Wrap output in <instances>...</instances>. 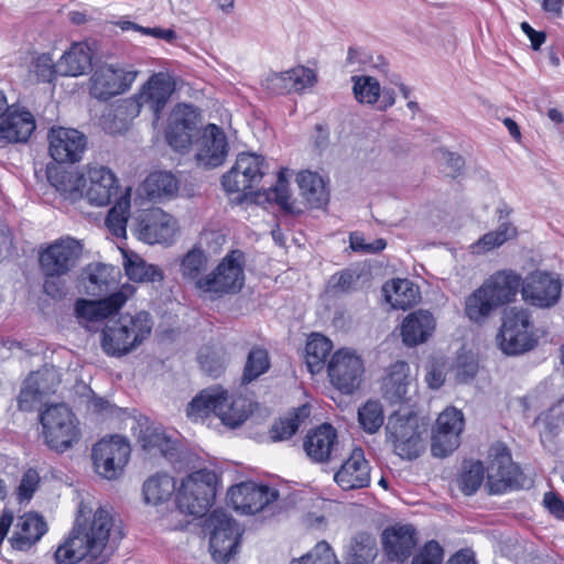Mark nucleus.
Returning <instances> with one entry per match:
<instances>
[{
	"label": "nucleus",
	"instance_id": "nucleus-1",
	"mask_svg": "<svg viewBox=\"0 0 564 564\" xmlns=\"http://www.w3.org/2000/svg\"><path fill=\"white\" fill-rule=\"evenodd\" d=\"M113 517L105 508H98L90 520L82 522L78 517L69 535L55 551V563L77 564L85 560L87 564H107L113 552Z\"/></svg>",
	"mask_w": 564,
	"mask_h": 564
},
{
	"label": "nucleus",
	"instance_id": "nucleus-2",
	"mask_svg": "<svg viewBox=\"0 0 564 564\" xmlns=\"http://www.w3.org/2000/svg\"><path fill=\"white\" fill-rule=\"evenodd\" d=\"M250 412L247 399L230 397L228 391L220 386H212L202 390L186 408L187 416L194 422L204 420L214 413L225 426L230 429L240 426L249 417Z\"/></svg>",
	"mask_w": 564,
	"mask_h": 564
},
{
	"label": "nucleus",
	"instance_id": "nucleus-3",
	"mask_svg": "<svg viewBox=\"0 0 564 564\" xmlns=\"http://www.w3.org/2000/svg\"><path fill=\"white\" fill-rule=\"evenodd\" d=\"M152 327V317L144 311L110 318L102 329L101 348L108 356L128 355L150 336Z\"/></svg>",
	"mask_w": 564,
	"mask_h": 564
},
{
	"label": "nucleus",
	"instance_id": "nucleus-4",
	"mask_svg": "<svg viewBox=\"0 0 564 564\" xmlns=\"http://www.w3.org/2000/svg\"><path fill=\"white\" fill-rule=\"evenodd\" d=\"M174 91V82L169 74L155 73L142 86V89L133 99H127L116 107L113 117L120 118L116 127H107L110 133H119L128 129L129 119L137 117L142 107H148L159 119L171 95Z\"/></svg>",
	"mask_w": 564,
	"mask_h": 564
},
{
	"label": "nucleus",
	"instance_id": "nucleus-5",
	"mask_svg": "<svg viewBox=\"0 0 564 564\" xmlns=\"http://www.w3.org/2000/svg\"><path fill=\"white\" fill-rule=\"evenodd\" d=\"M83 252V246L74 238L65 237L56 240L40 253V267L45 275L44 292L52 297H61L64 288L56 279L72 271Z\"/></svg>",
	"mask_w": 564,
	"mask_h": 564
},
{
	"label": "nucleus",
	"instance_id": "nucleus-6",
	"mask_svg": "<svg viewBox=\"0 0 564 564\" xmlns=\"http://www.w3.org/2000/svg\"><path fill=\"white\" fill-rule=\"evenodd\" d=\"M40 423L45 444L56 453H65L82 437L77 416L64 403L46 406L40 413Z\"/></svg>",
	"mask_w": 564,
	"mask_h": 564
},
{
	"label": "nucleus",
	"instance_id": "nucleus-7",
	"mask_svg": "<svg viewBox=\"0 0 564 564\" xmlns=\"http://www.w3.org/2000/svg\"><path fill=\"white\" fill-rule=\"evenodd\" d=\"M245 285V254L240 250L227 253L214 270L198 281L197 292L210 300L237 294Z\"/></svg>",
	"mask_w": 564,
	"mask_h": 564
},
{
	"label": "nucleus",
	"instance_id": "nucleus-8",
	"mask_svg": "<svg viewBox=\"0 0 564 564\" xmlns=\"http://www.w3.org/2000/svg\"><path fill=\"white\" fill-rule=\"evenodd\" d=\"M216 496V474L199 469L186 476L177 490L176 505L182 513L203 517Z\"/></svg>",
	"mask_w": 564,
	"mask_h": 564
},
{
	"label": "nucleus",
	"instance_id": "nucleus-9",
	"mask_svg": "<svg viewBox=\"0 0 564 564\" xmlns=\"http://www.w3.org/2000/svg\"><path fill=\"white\" fill-rule=\"evenodd\" d=\"M204 528L209 532V552L213 560L226 564L237 553L242 530L225 510H214L205 520Z\"/></svg>",
	"mask_w": 564,
	"mask_h": 564
},
{
	"label": "nucleus",
	"instance_id": "nucleus-10",
	"mask_svg": "<svg viewBox=\"0 0 564 564\" xmlns=\"http://www.w3.org/2000/svg\"><path fill=\"white\" fill-rule=\"evenodd\" d=\"M497 340L500 349L507 355H520L532 349L536 345V338L528 310H506Z\"/></svg>",
	"mask_w": 564,
	"mask_h": 564
},
{
	"label": "nucleus",
	"instance_id": "nucleus-11",
	"mask_svg": "<svg viewBox=\"0 0 564 564\" xmlns=\"http://www.w3.org/2000/svg\"><path fill=\"white\" fill-rule=\"evenodd\" d=\"M138 70L119 65L104 64L96 67L89 78L88 90L91 98L108 101L127 93L135 82Z\"/></svg>",
	"mask_w": 564,
	"mask_h": 564
},
{
	"label": "nucleus",
	"instance_id": "nucleus-12",
	"mask_svg": "<svg viewBox=\"0 0 564 564\" xmlns=\"http://www.w3.org/2000/svg\"><path fill=\"white\" fill-rule=\"evenodd\" d=\"M131 453L129 442L119 435L102 438L91 449L95 470L101 477L117 479L123 471Z\"/></svg>",
	"mask_w": 564,
	"mask_h": 564
},
{
	"label": "nucleus",
	"instance_id": "nucleus-13",
	"mask_svg": "<svg viewBox=\"0 0 564 564\" xmlns=\"http://www.w3.org/2000/svg\"><path fill=\"white\" fill-rule=\"evenodd\" d=\"M364 372L361 357L346 348L337 350L327 365L332 384L344 394H351L360 387Z\"/></svg>",
	"mask_w": 564,
	"mask_h": 564
},
{
	"label": "nucleus",
	"instance_id": "nucleus-14",
	"mask_svg": "<svg viewBox=\"0 0 564 564\" xmlns=\"http://www.w3.org/2000/svg\"><path fill=\"white\" fill-rule=\"evenodd\" d=\"M264 159L254 153H240L234 166L223 175L221 185L227 193L247 194L264 175Z\"/></svg>",
	"mask_w": 564,
	"mask_h": 564
},
{
	"label": "nucleus",
	"instance_id": "nucleus-15",
	"mask_svg": "<svg viewBox=\"0 0 564 564\" xmlns=\"http://www.w3.org/2000/svg\"><path fill=\"white\" fill-rule=\"evenodd\" d=\"M562 293L560 278L546 271H533L521 282V294L523 300L539 308L555 306Z\"/></svg>",
	"mask_w": 564,
	"mask_h": 564
},
{
	"label": "nucleus",
	"instance_id": "nucleus-16",
	"mask_svg": "<svg viewBox=\"0 0 564 564\" xmlns=\"http://www.w3.org/2000/svg\"><path fill=\"white\" fill-rule=\"evenodd\" d=\"M61 384V378L55 367H43L32 372L24 381L18 398L19 409L33 411L44 400L54 394Z\"/></svg>",
	"mask_w": 564,
	"mask_h": 564
},
{
	"label": "nucleus",
	"instance_id": "nucleus-17",
	"mask_svg": "<svg viewBox=\"0 0 564 564\" xmlns=\"http://www.w3.org/2000/svg\"><path fill=\"white\" fill-rule=\"evenodd\" d=\"M279 498V491L253 481L240 482L228 490V502L238 512L254 514Z\"/></svg>",
	"mask_w": 564,
	"mask_h": 564
},
{
	"label": "nucleus",
	"instance_id": "nucleus-18",
	"mask_svg": "<svg viewBox=\"0 0 564 564\" xmlns=\"http://www.w3.org/2000/svg\"><path fill=\"white\" fill-rule=\"evenodd\" d=\"M464 415L455 408L445 409L437 417L432 434L431 452L435 457H446L459 446Z\"/></svg>",
	"mask_w": 564,
	"mask_h": 564
},
{
	"label": "nucleus",
	"instance_id": "nucleus-19",
	"mask_svg": "<svg viewBox=\"0 0 564 564\" xmlns=\"http://www.w3.org/2000/svg\"><path fill=\"white\" fill-rule=\"evenodd\" d=\"M86 147L87 138L77 129L56 127L48 131V151L56 163L73 164L79 162Z\"/></svg>",
	"mask_w": 564,
	"mask_h": 564
},
{
	"label": "nucleus",
	"instance_id": "nucleus-20",
	"mask_svg": "<svg viewBox=\"0 0 564 564\" xmlns=\"http://www.w3.org/2000/svg\"><path fill=\"white\" fill-rule=\"evenodd\" d=\"M177 230L173 216L161 208H153L139 215L134 231L147 243H171Z\"/></svg>",
	"mask_w": 564,
	"mask_h": 564
},
{
	"label": "nucleus",
	"instance_id": "nucleus-21",
	"mask_svg": "<svg viewBox=\"0 0 564 564\" xmlns=\"http://www.w3.org/2000/svg\"><path fill=\"white\" fill-rule=\"evenodd\" d=\"M228 154V141L221 128L207 124L198 140L195 159L199 166L214 169L220 166Z\"/></svg>",
	"mask_w": 564,
	"mask_h": 564
},
{
	"label": "nucleus",
	"instance_id": "nucleus-22",
	"mask_svg": "<svg viewBox=\"0 0 564 564\" xmlns=\"http://www.w3.org/2000/svg\"><path fill=\"white\" fill-rule=\"evenodd\" d=\"M416 543V531L411 524L391 525L382 532V550L390 562L404 563Z\"/></svg>",
	"mask_w": 564,
	"mask_h": 564
},
{
	"label": "nucleus",
	"instance_id": "nucleus-23",
	"mask_svg": "<svg viewBox=\"0 0 564 564\" xmlns=\"http://www.w3.org/2000/svg\"><path fill=\"white\" fill-rule=\"evenodd\" d=\"M119 270L109 264L89 263L82 273V286L87 295L106 297L118 286Z\"/></svg>",
	"mask_w": 564,
	"mask_h": 564
},
{
	"label": "nucleus",
	"instance_id": "nucleus-24",
	"mask_svg": "<svg viewBox=\"0 0 564 564\" xmlns=\"http://www.w3.org/2000/svg\"><path fill=\"white\" fill-rule=\"evenodd\" d=\"M370 470L364 451L357 447L335 473L334 480L343 490L366 488L370 485Z\"/></svg>",
	"mask_w": 564,
	"mask_h": 564
},
{
	"label": "nucleus",
	"instance_id": "nucleus-25",
	"mask_svg": "<svg viewBox=\"0 0 564 564\" xmlns=\"http://www.w3.org/2000/svg\"><path fill=\"white\" fill-rule=\"evenodd\" d=\"M489 464L487 477L489 481L497 482L499 487L518 486L519 467L512 462L509 449L502 443L492 445L489 449Z\"/></svg>",
	"mask_w": 564,
	"mask_h": 564
},
{
	"label": "nucleus",
	"instance_id": "nucleus-26",
	"mask_svg": "<svg viewBox=\"0 0 564 564\" xmlns=\"http://www.w3.org/2000/svg\"><path fill=\"white\" fill-rule=\"evenodd\" d=\"M489 464L487 477L489 481L497 482L499 487L518 486L519 467L512 462L509 449L502 443L492 445L489 449Z\"/></svg>",
	"mask_w": 564,
	"mask_h": 564
},
{
	"label": "nucleus",
	"instance_id": "nucleus-27",
	"mask_svg": "<svg viewBox=\"0 0 564 564\" xmlns=\"http://www.w3.org/2000/svg\"><path fill=\"white\" fill-rule=\"evenodd\" d=\"M86 198L91 205L106 206L118 195L119 185L116 175L106 166L88 169Z\"/></svg>",
	"mask_w": 564,
	"mask_h": 564
},
{
	"label": "nucleus",
	"instance_id": "nucleus-28",
	"mask_svg": "<svg viewBox=\"0 0 564 564\" xmlns=\"http://www.w3.org/2000/svg\"><path fill=\"white\" fill-rule=\"evenodd\" d=\"M130 286H122L119 291L109 294L106 297H99L98 301H88L79 299L75 303V312L78 317L88 321L105 319L109 315L118 312L127 302Z\"/></svg>",
	"mask_w": 564,
	"mask_h": 564
},
{
	"label": "nucleus",
	"instance_id": "nucleus-29",
	"mask_svg": "<svg viewBox=\"0 0 564 564\" xmlns=\"http://www.w3.org/2000/svg\"><path fill=\"white\" fill-rule=\"evenodd\" d=\"M35 128L33 115L12 105L0 122V140L8 143L26 142Z\"/></svg>",
	"mask_w": 564,
	"mask_h": 564
},
{
	"label": "nucleus",
	"instance_id": "nucleus-30",
	"mask_svg": "<svg viewBox=\"0 0 564 564\" xmlns=\"http://www.w3.org/2000/svg\"><path fill=\"white\" fill-rule=\"evenodd\" d=\"M196 131V123L188 107L178 108L171 116L165 138L174 151L183 153L188 151Z\"/></svg>",
	"mask_w": 564,
	"mask_h": 564
},
{
	"label": "nucleus",
	"instance_id": "nucleus-31",
	"mask_svg": "<svg viewBox=\"0 0 564 564\" xmlns=\"http://www.w3.org/2000/svg\"><path fill=\"white\" fill-rule=\"evenodd\" d=\"M47 532L44 518L37 513H26L20 517L9 543L20 552L29 551Z\"/></svg>",
	"mask_w": 564,
	"mask_h": 564
},
{
	"label": "nucleus",
	"instance_id": "nucleus-32",
	"mask_svg": "<svg viewBox=\"0 0 564 564\" xmlns=\"http://www.w3.org/2000/svg\"><path fill=\"white\" fill-rule=\"evenodd\" d=\"M522 278L512 270H501L488 278L481 285L499 307L513 302L520 290Z\"/></svg>",
	"mask_w": 564,
	"mask_h": 564
},
{
	"label": "nucleus",
	"instance_id": "nucleus-33",
	"mask_svg": "<svg viewBox=\"0 0 564 564\" xmlns=\"http://www.w3.org/2000/svg\"><path fill=\"white\" fill-rule=\"evenodd\" d=\"M413 384L410 375V366L405 361H397L391 365L382 383L383 398L391 404L404 402Z\"/></svg>",
	"mask_w": 564,
	"mask_h": 564
},
{
	"label": "nucleus",
	"instance_id": "nucleus-34",
	"mask_svg": "<svg viewBox=\"0 0 564 564\" xmlns=\"http://www.w3.org/2000/svg\"><path fill=\"white\" fill-rule=\"evenodd\" d=\"M435 329V318L429 311L419 310L409 314L401 327L404 345L414 347L429 339Z\"/></svg>",
	"mask_w": 564,
	"mask_h": 564
},
{
	"label": "nucleus",
	"instance_id": "nucleus-35",
	"mask_svg": "<svg viewBox=\"0 0 564 564\" xmlns=\"http://www.w3.org/2000/svg\"><path fill=\"white\" fill-rule=\"evenodd\" d=\"M46 176L50 184L66 199L76 200L83 196V187L86 185L83 174L48 164Z\"/></svg>",
	"mask_w": 564,
	"mask_h": 564
},
{
	"label": "nucleus",
	"instance_id": "nucleus-36",
	"mask_svg": "<svg viewBox=\"0 0 564 564\" xmlns=\"http://www.w3.org/2000/svg\"><path fill=\"white\" fill-rule=\"evenodd\" d=\"M336 441V430L325 423L307 434L304 449L314 462L324 463L329 459Z\"/></svg>",
	"mask_w": 564,
	"mask_h": 564
},
{
	"label": "nucleus",
	"instance_id": "nucleus-37",
	"mask_svg": "<svg viewBox=\"0 0 564 564\" xmlns=\"http://www.w3.org/2000/svg\"><path fill=\"white\" fill-rule=\"evenodd\" d=\"M93 51L87 43H74L56 63L57 72L62 76H79L91 67Z\"/></svg>",
	"mask_w": 564,
	"mask_h": 564
},
{
	"label": "nucleus",
	"instance_id": "nucleus-38",
	"mask_svg": "<svg viewBox=\"0 0 564 564\" xmlns=\"http://www.w3.org/2000/svg\"><path fill=\"white\" fill-rule=\"evenodd\" d=\"M387 438L391 443H397L402 440L423 436L426 433V426L420 423L416 414L409 413L401 415L399 413L392 414L387 423Z\"/></svg>",
	"mask_w": 564,
	"mask_h": 564
},
{
	"label": "nucleus",
	"instance_id": "nucleus-39",
	"mask_svg": "<svg viewBox=\"0 0 564 564\" xmlns=\"http://www.w3.org/2000/svg\"><path fill=\"white\" fill-rule=\"evenodd\" d=\"M387 438L391 443H397L402 440L423 436L426 433V426L420 423L416 414L409 413L401 415L399 413L392 414L387 423Z\"/></svg>",
	"mask_w": 564,
	"mask_h": 564
},
{
	"label": "nucleus",
	"instance_id": "nucleus-40",
	"mask_svg": "<svg viewBox=\"0 0 564 564\" xmlns=\"http://www.w3.org/2000/svg\"><path fill=\"white\" fill-rule=\"evenodd\" d=\"M377 554L376 539L369 533L359 532L345 547L344 564H372Z\"/></svg>",
	"mask_w": 564,
	"mask_h": 564
},
{
	"label": "nucleus",
	"instance_id": "nucleus-41",
	"mask_svg": "<svg viewBox=\"0 0 564 564\" xmlns=\"http://www.w3.org/2000/svg\"><path fill=\"white\" fill-rule=\"evenodd\" d=\"M382 291L386 300L394 308L406 310L420 299V292L408 279H395L387 282Z\"/></svg>",
	"mask_w": 564,
	"mask_h": 564
},
{
	"label": "nucleus",
	"instance_id": "nucleus-42",
	"mask_svg": "<svg viewBox=\"0 0 564 564\" xmlns=\"http://www.w3.org/2000/svg\"><path fill=\"white\" fill-rule=\"evenodd\" d=\"M301 195L311 205L319 208L327 204L329 195L324 180L315 172L302 171L296 176Z\"/></svg>",
	"mask_w": 564,
	"mask_h": 564
},
{
	"label": "nucleus",
	"instance_id": "nucleus-43",
	"mask_svg": "<svg viewBox=\"0 0 564 564\" xmlns=\"http://www.w3.org/2000/svg\"><path fill=\"white\" fill-rule=\"evenodd\" d=\"M178 191L176 177L164 171L151 173L142 184V192L153 202L173 197Z\"/></svg>",
	"mask_w": 564,
	"mask_h": 564
},
{
	"label": "nucleus",
	"instance_id": "nucleus-44",
	"mask_svg": "<svg viewBox=\"0 0 564 564\" xmlns=\"http://www.w3.org/2000/svg\"><path fill=\"white\" fill-rule=\"evenodd\" d=\"M123 267L127 276L134 282H156L164 276L158 265L148 263L134 252L123 251Z\"/></svg>",
	"mask_w": 564,
	"mask_h": 564
},
{
	"label": "nucleus",
	"instance_id": "nucleus-45",
	"mask_svg": "<svg viewBox=\"0 0 564 564\" xmlns=\"http://www.w3.org/2000/svg\"><path fill=\"white\" fill-rule=\"evenodd\" d=\"M176 482L166 473H158L143 484V496L148 503L159 505L169 500L175 492Z\"/></svg>",
	"mask_w": 564,
	"mask_h": 564
},
{
	"label": "nucleus",
	"instance_id": "nucleus-46",
	"mask_svg": "<svg viewBox=\"0 0 564 564\" xmlns=\"http://www.w3.org/2000/svg\"><path fill=\"white\" fill-rule=\"evenodd\" d=\"M332 349V341L324 335L313 334L310 336L305 347V361L312 375L323 370Z\"/></svg>",
	"mask_w": 564,
	"mask_h": 564
},
{
	"label": "nucleus",
	"instance_id": "nucleus-47",
	"mask_svg": "<svg viewBox=\"0 0 564 564\" xmlns=\"http://www.w3.org/2000/svg\"><path fill=\"white\" fill-rule=\"evenodd\" d=\"M130 216V188H126L108 212L106 226L117 238H126L127 223Z\"/></svg>",
	"mask_w": 564,
	"mask_h": 564
},
{
	"label": "nucleus",
	"instance_id": "nucleus-48",
	"mask_svg": "<svg viewBox=\"0 0 564 564\" xmlns=\"http://www.w3.org/2000/svg\"><path fill=\"white\" fill-rule=\"evenodd\" d=\"M517 227L510 221H502L496 230L489 231L470 246L473 253H485L516 238Z\"/></svg>",
	"mask_w": 564,
	"mask_h": 564
},
{
	"label": "nucleus",
	"instance_id": "nucleus-49",
	"mask_svg": "<svg viewBox=\"0 0 564 564\" xmlns=\"http://www.w3.org/2000/svg\"><path fill=\"white\" fill-rule=\"evenodd\" d=\"M208 264V256L199 247H193L182 258L180 271L184 280L192 282L197 290L198 281L204 279L203 273Z\"/></svg>",
	"mask_w": 564,
	"mask_h": 564
},
{
	"label": "nucleus",
	"instance_id": "nucleus-50",
	"mask_svg": "<svg viewBox=\"0 0 564 564\" xmlns=\"http://www.w3.org/2000/svg\"><path fill=\"white\" fill-rule=\"evenodd\" d=\"M498 306L480 285L465 301V314L474 323H482Z\"/></svg>",
	"mask_w": 564,
	"mask_h": 564
},
{
	"label": "nucleus",
	"instance_id": "nucleus-51",
	"mask_svg": "<svg viewBox=\"0 0 564 564\" xmlns=\"http://www.w3.org/2000/svg\"><path fill=\"white\" fill-rule=\"evenodd\" d=\"M140 443L149 453H160L166 458H172L177 449V444L166 436L160 427H147L141 432Z\"/></svg>",
	"mask_w": 564,
	"mask_h": 564
},
{
	"label": "nucleus",
	"instance_id": "nucleus-52",
	"mask_svg": "<svg viewBox=\"0 0 564 564\" xmlns=\"http://www.w3.org/2000/svg\"><path fill=\"white\" fill-rule=\"evenodd\" d=\"M270 368V358L267 349L253 347L250 349L243 367L242 383H250L264 375Z\"/></svg>",
	"mask_w": 564,
	"mask_h": 564
},
{
	"label": "nucleus",
	"instance_id": "nucleus-53",
	"mask_svg": "<svg viewBox=\"0 0 564 564\" xmlns=\"http://www.w3.org/2000/svg\"><path fill=\"white\" fill-rule=\"evenodd\" d=\"M354 95L358 102L373 105L381 95L379 82L371 76H352Z\"/></svg>",
	"mask_w": 564,
	"mask_h": 564
},
{
	"label": "nucleus",
	"instance_id": "nucleus-54",
	"mask_svg": "<svg viewBox=\"0 0 564 564\" xmlns=\"http://www.w3.org/2000/svg\"><path fill=\"white\" fill-rule=\"evenodd\" d=\"M358 421L367 433H376L383 424V410L378 401H368L358 410Z\"/></svg>",
	"mask_w": 564,
	"mask_h": 564
},
{
	"label": "nucleus",
	"instance_id": "nucleus-55",
	"mask_svg": "<svg viewBox=\"0 0 564 564\" xmlns=\"http://www.w3.org/2000/svg\"><path fill=\"white\" fill-rule=\"evenodd\" d=\"M290 564H339L336 553L326 541L318 542L310 552Z\"/></svg>",
	"mask_w": 564,
	"mask_h": 564
},
{
	"label": "nucleus",
	"instance_id": "nucleus-56",
	"mask_svg": "<svg viewBox=\"0 0 564 564\" xmlns=\"http://www.w3.org/2000/svg\"><path fill=\"white\" fill-rule=\"evenodd\" d=\"M485 468L481 462L471 463L458 478L459 489L467 496L474 495L484 481Z\"/></svg>",
	"mask_w": 564,
	"mask_h": 564
},
{
	"label": "nucleus",
	"instance_id": "nucleus-57",
	"mask_svg": "<svg viewBox=\"0 0 564 564\" xmlns=\"http://www.w3.org/2000/svg\"><path fill=\"white\" fill-rule=\"evenodd\" d=\"M30 73L34 74L36 79L42 83L53 82L58 74L56 64L48 53L40 54L32 61Z\"/></svg>",
	"mask_w": 564,
	"mask_h": 564
},
{
	"label": "nucleus",
	"instance_id": "nucleus-58",
	"mask_svg": "<svg viewBox=\"0 0 564 564\" xmlns=\"http://www.w3.org/2000/svg\"><path fill=\"white\" fill-rule=\"evenodd\" d=\"M359 274L356 270L345 269L332 275L328 281V291L333 294H345L355 290Z\"/></svg>",
	"mask_w": 564,
	"mask_h": 564
},
{
	"label": "nucleus",
	"instance_id": "nucleus-59",
	"mask_svg": "<svg viewBox=\"0 0 564 564\" xmlns=\"http://www.w3.org/2000/svg\"><path fill=\"white\" fill-rule=\"evenodd\" d=\"M265 197L269 202L276 203L282 209L290 210V192L289 183L284 176V170L279 172L276 184L265 192Z\"/></svg>",
	"mask_w": 564,
	"mask_h": 564
},
{
	"label": "nucleus",
	"instance_id": "nucleus-60",
	"mask_svg": "<svg viewBox=\"0 0 564 564\" xmlns=\"http://www.w3.org/2000/svg\"><path fill=\"white\" fill-rule=\"evenodd\" d=\"M299 424L297 413L275 421L270 429V438L273 442L289 440L297 431Z\"/></svg>",
	"mask_w": 564,
	"mask_h": 564
},
{
	"label": "nucleus",
	"instance_id": "nucleus-61",
	"mask_svg": "<svg viewBox=\"0 0 564 564\" xmlns=\"http://www.w3.org/2000/svg\"><path fill=\"white\" fill-rule=\"evenodd\" d=\"M394 453L403 459H415L424 451L423 436L404 438L400 442L392 443Z\"/></svg>",
	"mask_w": 564,
	"mask_h": 564
},
{
	"label": "nucleus",
	"instance_id": "nucleus-62",
	"mask_svg": "<svg viewBox=\"0 0 564 564\" xmlns=\"http://www.w3.org/2000/svg\"><path fill=\"white\" fill-rule=\"evenodd\" d=\"M443 555V549L440 543L431 540L414 555L411 564H441Z\"/></svg>",
	"mask_w": 564,
	"mask_h": 564
},
{
	"label": "nucleus",
	"instance_id": "nucleus-63",
	"mask_svg": "<svg viewBox=\"0 0 564 564\" xmlns=\"http://www.w3.org/2000/svg\"><path fill=\"white\" fill-rule=\"evenodd\" d=\"M293 93L303 91L316 83V74L313 69L305 66H297L290 69Z\"/></svg>",
	"mask_w": 564,
	"mask_h": 564
},
{
	"label": "nucleus",
	"instance_id": "nucleus-64",
	"mask_svg": "<svg viewBox=\"0 0 564 564\" xmlns=\"http://www.w3.org/2000/svg\"><path fill=\"white\" fill-rule=\"evenodd\" d=\"M200 368L212 377H218L225 369L224 360L213 351L200 350L198 355Z\"/></svg>",
	"mask_w": 564,
	"mask_h": 564
}]
</instances>
